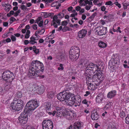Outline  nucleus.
<instances>
[{"instance_id":"nucleus-1","label":"nucleus","mask_w":129,"mask_h":129,"mask_svg":"<svg viewBox=\"0 0 129 129\" xmlns=\"http://www.w3.org/2000/svg\"><path fill=\"white\" fill-rule=\"evenodd\" d=\"M57 98L59 100L63 101L66 100H68V105L70 106L75 107L79 106L81 101L78 97L74 96L72 93L63 91L57 95Z\"/></svg>"},{"instance_id":"nucleus-2","label":"nucleus","mask_w":129,"mask_h":129,"mask_svg":"<svg viewBox=\"0 0 129 129\" xmlns=\"http://www.w3.org/2000/svg\"><path fill=\"white\" fill-rule=\"evenodd\" d=\"M44 70V66L42 63L37 60H33L31 63L28 74V77L30 78H35L36 77L38 76V73L40 71L43 72Z\"/></svg>"},{"instance_id":"nucleus-3","label":"nucleus","mask_w":129,"mask_h":129,"mask_svg":"<svg viewBox=\"0 0 129 129\" xmlns=\"http://www.w3.org/2000/svg\"><path fill=\"white\" fill-rule=\"evenodd\" d=\"M80 50L79 47L74 46L72 47L69 51L70 59L72 61H75L79 57Z\"/></svg>"},{"instance_id":"nucleus-4","label":"nucleus","mask_w":129,"mask_h":129,"mask_svg":"<svg viewBox=\"0 0 129 129\" xmlns=\"http://www.w3.org/2000/svg\"><path fill=\"white\" fill-rule=\"evenodd\" d=\"M39 105V102L36 100H32L29 101L25 107L24 111L25 112L29 113L32 110L36 108Z\"/></svg>"},{"instance_id":"nucleus-5","label":"nucleus","mask_w":129,"mask_h":129,"mask_svg":"<svg viewBox=\"0 0 129 129\" xmlns=\"http://www.w3.org/2000/svg\"><path fill=\"white\" fill-rule=\"evenodd\" d=\"M12 109L16 111H19L24 107V102L20 99H14L11 104Z\"/></svg>"},{"instance_id":"nucleus-6","label":"nucleus","mask_w":129,"mask_h":129,"mask_svg":"<svg viewBox=\"0 0 129 129\" xmlns=\"http://www.w3.org/2000/svg\"><path fill=\"white\" fill-rule=\"evenodd\" d=\"M2 79L6 82L11 83L14 78L13 73L9 70L5 71L2 75Z\"/></svg>"},{"instance_id":"nucleus-7","label":"nucleus","mask_w":129,"mask_h":129,"mask_svg":"<svg viewBox=\"0 0 129 129\" xmlns=\"http://www.w3.org/2000/svg\"><path fill=\"white\" fill-rule=\"evenodd\" d=\"M28 112H23L19 116L17 121V123H20L22 125L26 124L28 120Z\"/></svg>"},{"instance_id":"nucleus-8","label":"nucleus","mask_w":129,"mask_h":129,"mask_svg":"<svg viewBox=\"0 0 129 129\" xmlns=\"http://www.w3.org/2000/svg\"><path fill=\"white\" fill-rule=\"evenodd\" d=\"M42 126L43 129H52L53 127V122L50 120H44L42 122Z\"/></svg>"},{"instance_id":"nucleus-9","label":"nucleus","mask_w":129,"mask_h":129,"mask_svg":"<svg viewBox=\"0 0 129 129\" xmlns=\"http://www.w3.org/2000/svg\"><path fill=\"white\" fill-rule=\"evenodd\" d=\"M119 61V57L116 54H113L112 57V59L109 62V65L110 67L114 66L117 64Z\"/></svg>"},{"instance_id":"nucleus-10","label":"nucleus","mask_w":129,"mask_h":129,"mask_svg":"<svg viewBox=\"0 0 129 129\" xmlns=\"http://www.w3.org/2000/svg\"><path fill=\"white\" fill-rule=\"evenodd\" d=\"M96 32L100 36H103L106 34L107 32V27L99 26L96 28Z\"/></svg>"},{"instance_id":"nucleus-11","label":"nucleus","mask_w":129,"mask_h":129,"mask_svg":"<svg viewBox=\"0 0 129 129\" xmlns=\"http://www.w3.org/2000/svg\"><path fill=\"white\" fill-rule=\"evenodd\" d=\"M93 67L92 68V73L98 74V75H101L102 74V70L101 69L99 68V67L96 64L93 63Z\"/></svg>"},{"instance_id":"nucleus-12","label":"nucleus","mask_w":129,"mask_h":129,"mask_svg":"<svg viewBox=\"0 0 129 129\" xmlns=\"http://www.w3.org/2000/svg\"><path fill=\"white\" fill-rule=\"evenodd\" d=\"M87 61V60L84 58L80 59L78 63V66L82 68L86 67L88 64Z\"/></svg>"},{"instance_id":"nucleus-13","label":"nucleus","mask_w":129,"mask_h":129,"mask_svg":"<svg viewBox=\"0 0 129 129\" xmlns=\"http://www.w3.org/2000/svg\"><path fill=\"white\" fill-rule=\"evenodd\" d=\"M66 118L67 119L71 120L74 118L76 116V114L73 110L67 112L66 114Z\"/></svg>"},{"instance_id":"nucleus-14","label":"nucleus","mask_w":129,"mask_h":129,"mask_svg":"<svg viewBox=\"0 0 129 129\" xmlns=\"http://www.w3.org/2000/svg\"><path fill=\"white\" fill-rule=\"evenodd\" d=\"M86 34V30L82 29L78 32V37L79 38H83L85 36Z\"/></svg>"},{"instance_id":"nucleus-15","label":"nucleus","mask_w":129,"mask_h":129,"mask_svg":"<svg viewBox=\"0 0 129 129\" xmlns=\"http://www.w3.org/2000/svg\"><path fill=\"white\" fill-rule=\"evenodd\" d=\"M93 63H89L87 64L85 68V71L87 72L88 73H92L93 70Z\"/></svg>"},{"instance_id":"nucleus-16","label":"nucleus","mask_w":129,"mask_h":129,"mask_svg":"<svg viewBox=\"0 0 129 129\" xmlns=\"http://www.w3.org/2000/svg\"><path fill=\"white\" fill-rule=\"evenodd\" d=\"M86 83L88 85V89L89 90H93L96 88L92 81L86 82Z\"/></svg>"},{"instance_id":"nucleus-17","label":"nucleus","mask_w":129,"mask_h":129,"mask_svg":"<svg viewBox=\"0 0 129 129\" xmlns=\"http://www.w3.org/2000/svg\"><path fill=\"white\" fill-rule=\"evenodd\" d=\"M117 94V91L115 90L111 91L108 93L107 97L109 99H111L116 96Z\"/></svg>"},{"instance_id":"nucleus-18","label":"nucleus","mask_w":129,"mask_h":129,"mask_svg":"<svg viewBox=\"0 0 129 129\" xmlns=\"http://www.w3.org/2000/svg\"><path fill=\"white\" fill-rule=\"evenodd\" d=\"M103 100V95L101 94H98L96 97L95 99L96 102L98 103H102Z\"/></svg>"},{"instance_id":"nucleus-19","label":"nucleus","mask_w":129,"mask_h":129,"mask_svg":"<svg viewBox=\"0 0 129 129\" xmlns=\"http://www.w3.org/2000/svg\"><path fill=\"white\" fill-rule=\"evenodd\" d=\"M35 88L38 93L40 94L42 93L44 91V88L43 86L37 85L35 86Z\"/></svg>"},{"instance_id":"nucleus-20","label":"nucleus","mask_w":129,"mask_h":129,"mask_svg":"<svg viewBox=\"0 0 129 129\" xmlns=\"http://www.w3.org/2000/svg\"><path fill=\"white\" fill-rule=\"evenodd\" d=\"M2 6L3 7H5V10L6 12L9 11L12 8L11 6L9 3H3Z\"/></svg>"},{"instance_id":"nucleus-21","label":"nucleus","mask_w":129,"mask_h":129,"mask_svg":"<svg viewBox=\"0 0 129 129\" xmlns=\"http://www.w3.org/2000/svg\"><path fill=\"white\" fill-rule=\"evenodd\" d=\"M91 117L92 120H96L99 118V115L96 111L92 112Z\"/></svg>"},{"instance_id":"nucleus-22","label":"nucleus","mask_w":129,"mask_h":129,"mask_svg":"<svg viewBox=\"0 0 129 129\" xmlns=\"http://www.w3.org/2000/svg\"><path fill=\"white\" fill-rule=\"evenodd\" d=\"M82 126V124L81 122H76L74 125V129H80Z\"/></svg>"},{"instance_id":"nucleus-23","label":"nucleus","mask_w":129,"mask_h":129,"mask_svg":"<svg viewBox=\"0 0 129 129\" xmlns=\"http://www.w3.org/2000/svg\"><path fill=\"white\" fill-rule=\"evenodd\" d=\"M39 39L38 37H34L33 36H31L30 38V39L31 40L30 43H32V45H34L35 44H37V42L36 41L37 40Z\"/></svg>"},{"instance_id":"nucleus-24","label":"nucleus","mask_w":129,"mask_h":129,"mask_svg":"<svg viewBox=\"0 0 129 129\" xmlns=\"http://www.w3.org/2000/svg\"><path fill=\"white\" fill-rule=\"evenodd\" d=\"M98 45L100 47L103 48H106L107 46V45L105 43L102 41L99 42Z\"/></svg>"},{"instance_id":"nucleus-25","label":"nucleus","mask_w":129,"mask_h":129,"mask_svg":"<svg viewBox=\"0 0 129 129\" xmlns=\"http://www.w3.org/2000/svg\"><path fill=\"white\" fill-rule=\"evenodd\" d=\"M101 80L99 78L92 81L95 86L96 87L97 86H99V85L100 83L101 82Z\"/></svg>"},{"instance_id":"nucleus-26","label":"nucleus","mask_w":129,"mask_h":129,"mask_svg":"<svg viewBox=\"0 0 129 129\" xmlns=\"http://www.w3.org/2000/svg\"><path fill=\"white\" fill-rule=\"evenodd\" d=\"M84 75L85 76L86 79V82L91 81L92 80L91 79V76L89 73H85Z\"/></svg>"},{"instance_id":"nucleus-27","label":"nucleus","mask_w":129,"mask_h":129,"mask_svg":"<svg viewBox=\"0 0 129 129\" xmlns=\"http://www.w3.org/2000/svg\"><path fill=\"white\" fill-rule=\"evenodd\" d=\"M44 107L47 111H49L51 108V104L50 103H47L44 106Z\"/></svg>"},{"instance_id":"nucleus-28","label":"nucleus","mask_w":129,"mask_h":129,"mask_svg":"<svg viewBox=\"0 0 129 129\" xmlns=\"http://www.w3.org/2000/svg\"><path fill=\"white\" fill-rule=\"evenodd\" d=\"M66 11V10H62V12H60L58 14L57 16L58 17V18H63L64 16V14L63 13H65V12Z\"/></svg>"},{"instance_id":"nucleus-29","label":"nucleus","mask_w":129,"mask_h":129,"mask_svg":"<svg viewBox=\"0 0 129 129\" xmlns=\"http://www.w3.org/2000/svg\"><path fill=\"white\" fill-rule=\"evenodd\" d=\"M54 96V94L53 91H51L48 92L47 94L48 98L51 99Z\"/></svg>"},{"instance_id":"nucleus-30","label":"nucleus","mask_w":129,"mask_h":129,"mask_svg":"<svg viewBox=\"0 0 129 129\" xmlns=\"http://www.w3.org/2000/svg\"><path fill=\"white\" fill-rule=\"evenodd\" d=\"M100 76V75H98V74L95 73V74L93 76L92 79H92V80L91 81H93V80L97 79H98L99 78V76Z\"/></svg>"},{"instance_id":"nucleus-31","label":"nucleus","mask_w":129,"mask_h":129,"mask_svg":"<svg viewBox=\"0 0 129 129\" xmlns=\"http://www.w3.org/2000/svg\"><path fill=\"white\" fill-rule=\"evenodd\" d=\"M111 103L110 102H109L107 104L105 105V107H104V110H106L108 109L111 106Z\"/></svg>"},{"instance_id":"nucleus-32","label":"nucleus","mask_w":129,"mask_h":129,"mask_svg":"<svg viewBox=\"0 0 129 129\" xmlns=\"http://www.w3.org/2000/svg\"><path fill=\"white\" fill-rule=\"evenodd\" d=\"M97 14L96 13H94L91 16H90L88 18V20L89 21H91L92 20L94 17Z\"/></svg>"},{"instance_id":"nucleus-33","label":"nucleus","mask_w":129,"mask_h":129,"mask_svg":"<svg viewBox=\"0 0 129 129\" xmlns=\"http://www.w3.org/2000/svg\"><path fill=\"white\" fill-rule=\"evenodd\" d=\"M70 28L67 26H64L62 29V30L63 32H66L67 31H70L71 30Z\"/></svg>"},{"instance_id":"nucleus-34","label":"nucleus","mask_w":129,"mask_h":129,"mask_svg":"<svg viewBox=\"0 0 129 129\" xmlns=\"http://www.w3.org/2000/svg\"><path fill=\"white\" fill-rule=\"evenodd\" d=\"M30 33V31L29 30H27L25 36V39H28L30 36L29 34Z\"/></svg>"},{"instance_id":"nucleus-35","label":"nucleus","mask_w":129,"mask_h":129,"mask_svg":"<svg viewBox=\"0 0 129 129\" xmlns=\"http://www.w3.org/2000/svg\"><path fill=\"white\" fill-rule=\"evenodd\" d=\"M63 113L61 111H57L56 115L60 117H61Z\"/></svg>"},{"instance_id":"nucleus-36","label":"nucleus","mask_w":129,"mask_h":129,"mask_svg":"<svg viewBox=\"0 0 129 129\" xmlns=\"http://www.w3.org/2000/svg\"><path fill=\"white\" fill-rule=\"evenodd\" d=\"M119 116L121 118H123L125 116V113L124 111H122L120 112Z\"/></svg>"},{"instance_id":"nucleus-37","label":"nucleus","mask_w":129,"mask_h":129,"mask_svg":"<svg viewBox=\"0 0 129 129\" xmlns=\"http://www.w3.org/2000/svg\"><path fill=\"white\" fill-rule=\"evenodd\" d=\"M31 40L28 41V40H25L24 41V43L25 45H26L28 44L29 43L32 45V43H30Z\"/></svg>"},{"instance_id":"nucleus-38","label":"nucleus","mask_w":129,"mask_h":129,"mask_svg":"<svg viewBox=\"0 0 129 129\" xmlns=\"http://www.w3.org/2000/svg\"><path fill=\"white\" fill-rule=\"evenodd\" d=\"M125 122L126 123L129 124V114L127 115V117L125 118Z\"/></svg>"},{"instance_id":"nucleus-39","label":"nucleus","mask_w":129,"mask_h":129,"mask_svg":"<svg viewBox=\"0 0 129 129\" xmlns=\"http://www.w3.org/2000/svg\"><path fill=\"white\" fill-rule=\"evenodd\" d=\"M113 3L111 1H109L105 3V5H107L112 6L113 5Z\"/></svg>"},{"instance_id":"nucleus-40","label":"nucleus","mask_w":129,"mask_h":129,"mask_svg":"<svg viewBox=\"0 0 129 129\" xmlns=\"http://www.w3.org/2000/svg\"><path fill=\"white\" fill-rule=\"evenodd\" d=\"M129 5V4L128 3H125L123 4V7L124 10L126 9L127 8V6Z\"/></svg>"},{"instance_id":"nucleus-41","label":"nucleus","mask_w":129,"mask_h":129,"mask_svg":"<svg viewBox=\"0 0 129 129\" xmlns=\"http://www.w3.org/2000/svg\"><path fill=\"white\" fill-rule=\"evenodd\" d=\"M109 113H108L107 112L105 111L102 114V116L103 117H108Z\"/></svg>"},{"instance_id":"nucleus-42","label":"nucleus","mask_w":129,"mask_h":129,"mask_svg":"<svg viewBox=\"0 0 129 129\" xmlns=\"http://www.w3.org/2000/svg\"><path fill=\"white\" fill-rule=\"evenodd\" d=\"M123 90L127 89V85L125 83H123L121 86Z\"/></svg>"},{"instance_id":"nucleus-43","label":"nucleus","mask_w":129,"mask_h":129,"mask_svg":"<svg viewBox=\"0 0 129 129\" xmlns=\"http://www.w3.org/2000/svg\"><path fill=\"white\" fill-rule=\"evenodd\" d=\"M59 67L58 68V70H62L64 69V67H63V64H60L59 65Z\"/></svg>"},{"instance_id":"nucleus-44","label":"nucleus","mask_w":129,"mask_h":129,"mask_svg":"<svg viewBox=\"0 0 129 129\" xmlns=\"http://www.w3.org/2000/svg\"><path fill=\"white\" fill-rule=\"evenodd\" d=\"M20 12L21 11L20 10H18L15 12V14L14 15V16L15 17H17L18 15L20 13Z\"/></svg>"},{"instance_id":"nucleus-45","label":"nucleus","mask_w":129,"mask_h":129,"mask_svg":"<svg viewBox=\"0 0 129 129\" xmlns=\"http://www.w3.org/2000/svg\"><path fill=\"white\" fill-rule=\"evenodd\" d=\"M85 3L86 4H88L89 5H92V3L91 1H89L88 0H85Z\"/></svg>"},{"instance_id":"nucleus-46","label":"nucleus","mask_w":129,"mask_h":129,"mask_svg":"<svg viewBox=\"0 0 129 129\" xmlns=\"http://www.w3.org/2000/svg\"><path fill=\"white\" fill-rule=\"evenodd\" d=\"M42 19V17H39L37 19H36V22H35V23H37V24H38L39 23V22Z\"/></svg>"},{"instance_id":"nucleus-47","label":"nucleus","mask_w":129,"mask_h":129,"mask_svg":"<svg viewBox=\"0 0 129 129\" xmlns=\"http://www.w3.org/2000/svg\"><path fill=\"white\" fill-rule=\"evenodd\" d=\"M68 24L67 21H62L61 23V25L62 26H66Z\"/></svg>"},{"instance_id":"nucleus-48","label":"nucleus","mask_w":129,"mask_h":129,"mask_svg":"<svg viewBox=\"0 0 129 129\" xmlns=\"http://www.w3.org/2000/svg\"><path fill=\"white\" fill-rule=\"evenodd\" d=\"M17 97L18 98H21L22 97V94L20 92H18L17 93Z\"/></svg>"},{"instance_id":"nucleus-49","label":"nucleus","mask_w":129,"mask_h":129,"mask_svg":"<svg viewBox=\"0 0 129 129\" xmlns=\"http://www.w3.org/2000/svg\"><path fill=\"white\" fill-rule=\"evenodd\" d=\"M11 38L12 41H15L16 40V38L13 35H12L11 36Z\"/></svg>"},{"instance_id":"nucleus-50","label":"nucleus","mask_w":129,"mask_h":129,"mask_svg":"<svg viewBox=\"0 0 129 129\" xmlns=\"http://www.w3.org/2000/svg\"><path fill=\"white\" fill-rule=\"evenodd\" d=\"M114 4L116 6H117L119 8H120L121 7V5L118 2H116L114 3Z\"/></svg>"},{"instance_id":"nucleus-51","label":"nucleus","mask_w":129,"mask_h":129,"mask_svg":"<svg viewBox=\"0 0 129 129\" xmlns=\"http://www.w3.org/2000/svg\"><path fill=\"white\" fill-rule=\"evenodd\" d=\"M26 129H36L32 125H29L27 126Z\"/></svg>"},{"instance_id":"nucleus-52","label":"nucleus","mask_w":129,"mask_h":129,"mask_svg":"<svg viewBox=\"0 0 129 129\" xmlns=\"http://www.w3.org/2000/svg\"><path fill=\"white\" fill-rule=\"evenodd\" d=\"M58 18L57 16V15H55L53 17L52 21H55L56 20L58 19H57Z\"/></svg>"},{"instance_id":"nucleus-53","label":"nucleus","mask_w":129,"mask_h":129,"mask_svg":"<svg viewBox=\"0 0 129 129\" xmlns=\"http://www.w3.org/2000/svg\"><path fill=\"white\" fill-rule=\"evenodd\" d=\"M107 129H117V128L114 126L110 125Z\"/></svg>"},{"instance_id":"nucleus-54","label":"nucleus","mask_w":129,"mask_h":129,"mask_svg":"<svg viewBox=\"0 0 129 129\" xmlns=\"http://www.w3.org/2000/svg\"><path fill=\"white\" fill-rule=\"evenodd\" d=\"M4 93L3 89L2 87H0V95H3Z\"/></svg>"},{"instance_id":"nucleus-55","label":"nucleus","mask_w":129,"mask_h":129,"mask_svg":"<svg viewBox=\"0 0 129 129\" xmlns=\"http://www.w3.org/2000/svg\"><path fill=\"white\" fill-rule=\"evenodd\" d=\"M43 22L44 21L43 20L41 21L40 22L38 23L39 26L40 27L42 26L43 25Z\"/></svg>"},{"instance_id":"nucleus-56","label":"nucleus","mask_w":129,"mask_h":129,"mask_svg":"<svg viewBox=\"0 0 129 129\" xmlns=\"http://www.w3.org/2000/svg\"><path fill=\"white\" fill-rule=\"evenodd\" d=\"M106 9V8L105 6H103L101 7V10L102 11H104Z\"/></svg>"},{"instance_id":"nucleus-57","label":"nucleus","mask_w":129,"mask_h":129,"mask_svg":"<svg viewBox=\"0 0 129 129\" xmlns=\"http://www.w3.org/2000/svg\"><path fill=\"white\" fill-rule=\"evenodd\" d=\"M10 21L12 22H14L16 20V19L14 17H11L10 19Z\"/></svg>"},{"instance_id":"nucleus-58","label":"nucleus","mask_w":129,"mask_h":129,"mask_svg":"<svg viewBox=\"0 0 129 129\" xmlns=\"http://www.w3.org/2000/svg\"><path fill=\"white\" fill-rule=\"evenodd\" d=\"M53 25L54 27L55 28H56L57 27V25L55 22V21H52Z\"/></svg>"},{"instance_id":"nucleus-59","label":"nucleus","mask_w":129,"mask_h":129,"mask_svg":"<svg viewBox=\"0 0 129 129\" xmlns=\"http://www.w3.org/2000/svg\"><path fill=\"white\" fill-rule=\"evenodd\" d=\"M34 52L36 53V54H37L39 53V49H35V50H34L33 51Z\"/></svg>"},{"instance_id":"nucleus-60","label":"nucleus","mask_w":129,"mask_h":129,"mask_svg":"<svg viewBox=\"0 0 129 129\" xmlns=\"http://www.w3.org/2000/svg\"><path fill=\"white\" fill-rule=\"evenodd\" d=\"M38 26L37 25L35 24L33 25V28L34 30H36L37 29Z\"/></svg>"},{"instance_id":"nucleus-61","label":"nucleus","mask_w":129,"mask_h":129,"mask_svg":"<svg viewBox=\"0 0 129 129\" xmlns=\"http://www.w3.org/2000/svg\"><path fill=\"white\" fill-rule=\"evenodd\" d=\"M62 108L59 107L57 106L55 107V109L57 111H61V109Z\"/></svg>"},{"instance_id":"nucleus-62","label":"nucleus","mask_w":129,"mask_h":129,"mask_svg":"<svg viewBox=\"0 0 129 129\" xmlns=\"http://www.w3.org/2000/svg\"><path fill=\"white\" fill-rule=\"evenodd\" d=\"M57 2H54L52 4L51 6L52 7L55 6V5H57Z\"/></svg>"},{"instance_id":"nucleus-63","label":"nucleus","mask_w":129,"mask_h":129,"mask_svg":"<svg viewBox=\"0 0 129 129\" xmlns=\"http://www.w3.org/2000/svg\"><path fill=\"white\" fill-rule=\"evenodd\" d=\"M85 93L84 95L85 96H87L90 94V92L89 91H87L85 92Z\"/></svg>"},{"instance_id":"nucleus-64","label":"nucleus","mask_w":129,"mask_h":129,"mask_svg":"<svg viewBox=\"0 0 129 129\" xmlns=\"http://www.w3.org/2000/svg\"><path fill=\"white\" fill-rule=\"evenodd\" d=\"M44 17L45 18L48 17V12H44Z\"/></svg>"}]
</instances>
